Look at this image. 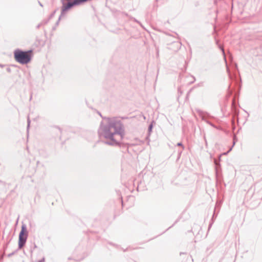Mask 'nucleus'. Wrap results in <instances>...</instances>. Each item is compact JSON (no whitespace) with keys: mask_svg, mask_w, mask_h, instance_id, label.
Listing matches in <instances>:
<instances>
[{"mask_svg":"<svg viewBox=\"0 0 262 262\" xmlns=\"http://www.w3.org/2000/svg\"><path fill=\"white\" fill-rule=\"evenodd\" d=\"M105 123L102 122L98 133L101 137L107 140L106 143L109 145H117L123 136V131L121 123L112 118H107Z\"/></svg>","mask_w":262,"mask_h":262,"instance_id":"f257e3e1","label":"nucleus"},{"mask_svg":"<svg viewBox=\"0 0 262 262\" xmlns=\"http://www.w3.org/2000/svg\"><path fill=\"white\" fill-rule=\"evenodd\" d=\"M31 51L24 52L19 49L15 50L14 55L15 59L21 64H27L31 60Z\"/></svg>","mask_w":262,"mask_h":262,"instance_id":"f03ea898","label":"nucleus"},{"mask_svg":"<svg viewBox=\"0 0 262 262\" xmlns=\"http://www.w3.org/2000/svg\"><path fill=\"white\" fill-rule=\"evenodd\" d=\"M25 230V227L24 226L22 227L21 230L19 233V242L18 246L19 248H21L26 241V237L24 236V231Z\"/></svg>","mask_w":262,"mask_h":262,"instance_id":"7ed1b4c3","label":"nucleus"},{"mask_svg":"<svg viewBox=\"0 0 262 262\" xmlns=\"http://www.w3.org/2000/svg\"><path fill=\"white\" fill-rule=\"evenodd\" d=\"M75 5H77V3L76 2H75L74 0L72 2L68 3L66 5H63L62 7V14H63L64 12L67 11L68 10Z\"/></svg>","mask_w":262,"mask_h":262,"instance_id":"20e7f679","label":"nucleus"},{"mask_svg":"<svg viewBox=\"0 0 262 262\" xmlns=\"http://www.w3.org/2000/svg\"><path fill=\"white\" fill-rule=\"evenodd\" d=\"M74 1H75V2H76V3H77V5H78L83 2L87 1L88 0H74Z\"/></svg>","mask_w":262,"mask_h":262,"instance_id":"39448f33","label":"nucleus"},{"mask_svg":"<svg viewBox=\"0 0 262 262\" xmlns=\"http://www.w3.org/2000/svg\"><path fill=\"white\" fill-rule=\"evenodd\" d=\"M152 124H150L149 126V127H148V131L149 133H150L152 130Z\"/></svg>","mask_w":262,"mask_h":262,"instance_id":"423d86ee","label":"nucleus"},{"mask_svg":"<svg viewBox=\"0 0 262 262\" xmlns=\"http://www.w3.org/2000/svg\"><path fill=\"white\" fill-rule=\"evenodd\" d=\"M30 121L29 119H28V128H29V127L30 126Z\"/></svg>","mask_w":262,"mask_h":262,"instance_id":"0eeeda50","label":"nucleus"},{"mask_svg":"<svg viewBox=\"0 0 262 262\" xmlns=\"http://www.w3.org/2000/svg\"><path fill=\"white\" fill-rule=\"evenodd\" d=\"M181 145H182V144L181 143H178V146H181Z\"/></svg>","mask_w":262,"mask_h":262,"instance_id":"6e6552de","label":"nucleus"},{"mask_svg":"<svg viewBox=\"0 0 262 262\" xmlns=\"http://www.w3.org/2000/svg\"><path fill=\"white\" fill-rule=\"evenodd\" d=\"M231 149H232V148H231L229 150V151H227V153H228L230 150H231Z\"/></svg>","mask_w":262,"mask_h":262,"instance_id":"1a4fd4ad","label":"nucleus"},{"mask_svg":"<svg viewBox=\"0 0 262 262\" xmlns=\"http://www.w3.org/2000/svg\"><path fill=\"white\" fill-rule=\"evenodd\" d=\"M43 260H44V259H43L42 260H40L39 262H42Z\"/></svg>","mask_w":262,"mask_h":262,"instance_id":"9d476101","label":"nucleus"}]
</instances>
